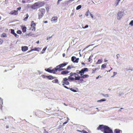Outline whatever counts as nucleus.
Masks as SVG:
<instances>
[{"instance_id":"1","label":"nucleus","mask_w":133,"mask_h":133,"mask_svg":"<svg viewBox=\"0 0 133 133\" xmlns=\"http://www.w3.org/2000/svg\"><path fill=\"white\" fill-rule=\"evenodd\" d=\"M88 68H84L81 70H76V73L71 72L70 74V75L68 77V79L67 78H63V80L62 82V84L64 86V88L68 89L69 88L67 87L64 85H68L69 84V83L68 81V79L70 80H80V81H83V79L87 78L89 77V75H88L84 74L85 72L88 71Z\"/></svg>"},{"instance_id":"2","label":"nucleus","mask_w":133,"mask_h":133,"mask_svg":"<svg viewBox=\"0 0 133 133\" xmlns=\"http://www.w3.org/2000/svg\"><path fill=\"white\" fill-rule=\"evenodd\" d=\"M98 130H101L104 133H113L112 130L108 127L103 125H100L97 128Z\"/></svg>"},{"instance_id":"3","label":"nucleus","mask_w":133,"mask_h":133,"mask_svg":"<svg viewBox=\"0 0 133 133\" xmlns=\"http://www.w3.org/2000/svg\"><path fill=\"white\" fill-rule=\"evenodd\" d=\"M45 4L43 2H36L31 6V8L33 9H36L43 6Z\"/></svg>"},{"instance_id":"4","label":"nucleus","mask_w":133,"mask_h":133,"mask_svg":"<svg viewBox=\"0 0 133 133\" xmlns=\"http://www.w3.org/2000/svg\"><path fill=\"white\" fill-rule=\"evenodd\" d=\"M45 12V9L41 8L39 9L38 10V19H40L44 16Z\"/></svg>"},{"instance_id":"5","label":"nucleus","mask_w":133,"mask_h":133,"mask_svg":"<svg viewBox=\"0 0 133 133\" xmlns=\"http://www.w3.org/2000/svg\"><path fill=\"white\" fill-rule=\"evenodd\" d=\"M21 9V7H19L16 10H13L11 11L9 14L11 15H16L18 14V11L20 10Z\"/></svg>"},{"instance_id":"6","label":"nucleus","mask_w":133,"mask_h":133,"mask_svg":"<svg viewBox=\"0 0 133 133\" xmlns=\"http://www.w3.org/2000/svg\"><path fill=\"white\" fill-rule=\"evenodd\" d=\"M36 24L33 21H31V29L33 31H35L36 30L35 26Z\"/></svg>"},{"instance_id":"7","label":"nucleus","mask_w":133,"mask_h":133,"mask_svg":"<svg viewBox=\"0 0 133 133\" xmlns=\"http://www.w3.org/2000/svg\"><path fill=\"white\" fill-rule=\"evenodd\" d=\"M79 58H76L75 56H72L71 57V61L77 63L78 62Z\"/></svg>"},{"instance_id":"8","label":"nucleus","mask_w":133,"mask_h":133,"mask_svg":"<svg viewBox=\"0 0 133 133\" xmlns=\"http://www.w3.org/2000/svg\"><path fill=\"white\" fill-rule=\"evenodd\" d=\"M67 64V63H62L60 64L57 65L56 66L57 68H62L65 66H66Z\"/></svg>"},{"instance_id":"9","label":"nucleus","mask_w":133,"mask_h":133,"mask_svg":"<svg viewBox=\"0 0 133 133\" xmlns=\"http://www.w3.org/2000/svg\"><path fill=\"white\" fill-rule=\"evenodd\" d=\"M58 68H57L56 67V68H54L53 69L51 70V71L50 73H53L55 74L56 72L58 71Z\"/></svg>"},{"instance_id":"10","label":"nucleus","mask_w":133,"mask_h":133,"mask_svg":"<svg viewBox=\"0 0 133 133\" xmlns=\"http://www.w3.org/2000/svg\"><path fill=\"white\" fill-rule=\"evenodd\" d=\"M28 47L26 46L22 47V50L23 52L26 51L28 50Z\"/></svg>"},{"instance_id":"11","label":"nucleus","mask_w":133,"mask_h":133,"mask_svg":"<svg viewBox=\"0 0 133 133\" xmlns=\"http://www.w3.org/2000/svg\"><path fill=\"white\" fill-rule=\"evenodd\" d=\"M117 15L118 19H120V18L122 17L123 15L122 12L121 11H119L118 12Z\"/></svg>"},{"instance_id":"12","label":"nucleus","mask_w":133,"mask_h":133,"mask_svg":"<svg viewBox=\"0 0 133 133\" xmlns=\"http://www.w3.org/2000/svg\"><path fill=\"white\" fill-rule=\"evenodd\" d=\"M40 49V48H34L31 49L30 50L28 51V52L29 53V52H30L33 51H39V49Z\"/></svg>"},{"instance_id":"13","label":"nucleus","mask_w":133,"mask_h":133,"mask_svg":"<svg viewBox=\"0 0 133 133\" xmlns=\"http://www.w3.org/2000/svg\"><path fill=\"white\" fill-rule=\"evenodd\" d=\"M57 19L58 17H54L52 18L51 19V21H53L55 22H56L57 21Z\"/></svg>"},{"instance_id":"14","label":"nucleus","mask_w":133,"mask_h":133,"mask_svg":"<svg viewBox=\"0 0 133 133\" xmlns=\"http://www.w3.org/2000/svg\"><path fill=\"white\" fill-rule=\"evenodd\" d=\"M46 77L50 80H52L55 78V77L51 75L46 76Z\"/></svg>"},{"instance_id":"15","label":"nucleus","mask_w":133,"mask_h":133,"mask_svg":"<svg viewBox=\"0 0 133 133\" xmlns=\"http://www.w3.org/2000/svg\"><path fill=\"white\" fill-rule=\"evenodd\" d=\"M0 100L1 101V102H0V108L1 110H2V105L3 104V100L1 98H0Z\"/></svg>"},{"instance_id":"16","label":"nucleus","mask_w":133,"mask_h":133,"mask_svg":"<svg viewBox=\"0 0 133 133\" xmlns=\"http://www.w3.org/2000/svg\"><path fill=\"white\" fill-rule=\"evenodd\" d=\"M107 64L105 63L102 65L101 66V69L102 70L106 68L107 66Z\"/></svg>"},{"instance_id":"17","label":"nucleus","mask_w":133,"mask_h":133,"mask_svg":"<svg viewBox=\"0 0 133 133\" xmlns=\"http://www.w3.org/2000/svg\"><path fill=\"white\" fill-rule=\"evenodd\" d=\"M69 71H62L61 72V74H66L68 73Z\"/></svg>"},{"instance_id":"18","label":"nucleus","mask_w":133,"mask_h":133,"mask_svg":"<svg viewBox=\"0 0 133 133\" xmlns=\"http://www.w3.org/2000/svg\"><path fill=\"white\" fill-rule=\"evenodd\" d=\"M103 61L102 59H99L98 60L97 62H96V64H99L101 63Z\"/></svg>"},{"instance_id":"19","label":"nucleus","mask_w":133,"mask_h":133,"mask_svg":"<svg viewBox=\"0 0 133 133\" xmlns=\"http://www.w3.org/2000/svg\"><path fill=\"white\" fill-rule=\"evenodd\" d=\"M121 1V0H116L115 3V5L116 6H117L119 2Z\"/></svg>"},{"instance_id":"20","label":"nucleus","mask_w":133,"mask_h":133,"mask_svg":"<svg viewBox=\"0 0 133 133\" xmlns=\"http://www.w3.org/2000/svg\"><path fill=\"white\" fill-rule=\"evenodd\" d=\"M22 31L24 32H25L26 31V27L24 26L22 28Z\"/></svg>"},{"instance_id":"21","label":"nucleus","mask_w":133,"mask_h":133,"mask_svg":"<svg viewBox=\"0 0 133 133\" xmlns=\"http://www.w3.org/2000/svg\"><path fill=\"white\" fill-rule=\"evenodd\" d=\"M52 68V67H50L48 68L47 69H45V70L49 72L50 73L51 71V69Z\"/></svg>"},{"instance_id":"22","label":"nucleus","mask_w":133,"mask_h":133,"mask_svg":"<svg viewBox=\"0 0 133 133\" xmlns=\"http://www.w3.org/2000/svg\"><path fill=\"white\" fill-rule=\"evenodd\" d=\"M52 82L53 83H58V80L57 79H55L52 81Z\"/></svg>"},{"instance_id":"23","label":"nucleus","mask_w":133,"mask_h":133,"mask_svg":"<svg viewBox=\"0 0 133 133\" xmlns=\"http://www.w3.org/2000/svg\"><path fill=\"white\" fill-rule=\"evenodd\" d=\"M120 130L116 129L115 130L114 132L115 133H120Z\"/></svg>"},{"instance_id":"24","label":"nucleus","mask_w":133,"mask_h":133,"mask_svg":"<svg viewBox=\"0 0 133 133\" xmlns=\"http://www.w3.org/2000/svg\"><path fill=\"white\" fill-rule=\"evenodd\" d=\"M1 36L3 37H7L6 34L5 33H3L1 35Z\"/></svg>"},{"instance_id":"25","label":"nucleus","mask_w":133,"mask_h":133,"mask_svg":"<svg viewBox=\"0 0 133 133\" xmlns=\"http://www.w3.org/2000/svg\"><path fill=\"white\" fill-rule=\"evenodd\" d=\"M26 17H25L24 19V20L25 21H26L27 20V19L28 18L29 16L28 14H26Z\"/></svg>"},{"instance_id":"26","label":"nucleus","mask_w":133,"mask_h":133,"mask_svg":"<svg viewBox=\"0 0 133 133\" xmlns=\"http://www.w3.org/2000/svg\"><path fill=\"white\" fill-rule=\"evenodd\" d=\"M106 100V99H102L101 100H98L97 101V102H101L103 101H104Z\"/></svg>"},{"instance_id":"27","label":"nucleus","mask_w":133,"mask_h":133,"mask_svg":"<svg viewBox=\"0 0 133 133\" xmlns=\"http://www.w3.org/2000/svg\"><path fill=\"white\" fill-rule=\"evenodd\" d=\"M98 69L97 68H93L92 69V73H94L95 72V71Z\"/></svg>"},{"instance_id":"28","label":"nucleus","mask_w":133,"mask_h":133,"mask_svg":"<svg viewBox=\"0 0 133 133\" xmlns=\"http://www.w3.org/2000/svg\"><path fill=\"white\" fill-rule=\"evenodd\" d=\"M81 8V5L78 6L76 8V10H78Z\"/></svg>"},{"instance_id":"29","label":"nucleus","mask_w":133,"mask_h":133,"mask_svg":"<svg viewBox=\"0 0 133 133\" xmlns=\"http://www.w3.org/2000/svg\"><path fill=\"white\" fill-rule=\"evenodd\" d=\"M11 33L13 34V35L15 33V31L14 29H11Z\"/></svg>"},{"instance_id":"30","label":"nucleus","mask_w":133,"mask_h":133,"mask_svg":"<svg viewBox=\"0 0 133 133\" xmlns=\"http://www.w3.org/2000/svg\"><path fill=\"white\" fill-rule=\"evenodd\" d=\"M102 95L104 97H108L109 96V95L108 94H102Z\"/></svg>"},{"instance_id":"31","label":"nucleus","mask_w":133,"mask_h":133,"mask_svg":"<svg viewBox=\"0 0 133 133\" xmlns=\"http://www.w3.org/2000/svg\"><path fill=\"white\" fill-rule=\"evenodd\" d=\"M22 32L21 30H19L17 31V33L18 34H20L22 33Z\"/></svg>"},{"instance_id":"32","label":"nucleus","mask_w":133,"mask_h":133,"mask_svg":"<svg viewBox=\"0 0 133 133\" xmlns=\"http://www.w3.org/2000/svg\"><path fill=\"white\" fill-rule=\"evenodd\" d=\"M89 10H88L87 11L85 14V15L86 16H87L89 15Z\"/></svg>"},{"instance_id":"33","label":"nucleus","mask_w":133,"mask_h":133,"mask_svg":"<svg viewBox=\"0 0 133 133\" xmlns=\"http://www.w3.org/2000/svg\"><path fill=\"white\" fill-rule=\"evenodd\" d=\"M47 48V47H46L45 48H44L42 50V53H43L45 51V50H46V49Z\"/></svg>"},{"instance_id":"34","label":"nucleus","mask_w":133,"mask_h":133,"mask_svg":"<svg viewBox=\"0 0 133 133\" xmlns=\"http://www.w3.org/2000/svg\"><path fill=\"white\" fill-rule=\"evenodd\" d=\"M70 90L74 92H77V91H76V90L74 89L73 88H71L70 89Z\"/></svg>"},{"instance_id":"35","label":"nucleus","mask_w":133,"mask_h":133,"mask_svg":"<svg viewBox=\"0 0 133 133\" xmlns=\"http://www.w3.org/2000/svg\"><path fill=\"white\" fill-rule=\"evenodd\" d=\"M129 24L131 26H133V20H132L129 23Z\"/></svg>"},{"instance_id":"36","label":"nucleus","mask_w":133,"mask_h":133,"mask_svg":"<svg viewBox=\"0 0 133 133\" xmlns=\"http://www.w3.org/2000/svg\"><path fill=\"white\" fill-rule=\"evenodd\" d=\"M3 40L1 39H0V44H2L3 43Z\"/></svg>"},{"instance_id":"37","label":"nucleus","mask_w":133,"mask_h":133,"mask_svg":"<svg viewBox=\"0 0 133 133\" xmlns=\"http://www.w3.org/2000/svg\"><path fill=\"white\" fill-rule=\"evenodd\" d=\"M64 69H65L58 68V71H60L61 70H63Z\"/></svg>"},{"instance_id":"38","label":"nucleus","mask_w":133,"mask_h":133,"mask_svg":"<svg viewBox=\"0 0 133 133\" xmlns=\"http://www.w3.org/2000/svg\"><path fill=\"white\" fill-rule=\"evenodd\" d=\"M94 45V44H91V45H88L87 46L86 48H85L84 49H84H87V48H88V47H89V46H92V45Z\"/></svg>"},{"instance_id":"39","label":"nucleus","mask_w":133,"mask_h":133,"mask_svg":"<svg viewBox=\"0 0 133 133\" xmlns=\"http://www.w3.org/2000/svg\"><path fill=\"white\" fill-rule=\"evenodd\" d=\"M71 66L70 65H69L68 66L67 68H66V69L67 70H69V69H70L71 68Z\"/></svg>"},{"instance_id":"40","label":"nucleus","mask_w":133,"mask_h":133,"mask_svg":"<svg viewBox=\"0 0 133 133\" xmlns=\"http://www.w3.org/2000/svg\"><path fill=\"white\" fill-rule=\"evenodd\" d=\"M13 35L16 37H18V35L17 34H16L15 33Z\"/></svg>"},{"instance_id":"41","label":"nucleus","mask_w":133,"mask_h":133,"mask_svg":"<svg viewBox=\"0 0 133 133\" xmlns=\"http://www.w3.org/2000/svg\"><path fill=\"white\" fill-rule=\"evenodd\" d=\"M47 12H48L49 10V9L48 7L46 8Z\"/></svg>"},{"instance_id":"42","label":"nucleus","mask_w":133,"mask_h":133,"mask_svg":"<svg viewBox=\"0 0 133 133\" xmlns=\"http://www.w3.org/2000/svg\"><path fill=\"white\" fill-rule=\"evenodd\" d=\"M88 25H86L84 27H83V28L84 29H85L88 28Z\"/></svg>"},{"instance_id":"43","label":"nucleus","mask_w":133,"mask_h":133,"mask_svg":"<svg viewBox=\"0 0 133 133\" xmlns=\"http://www.w3.org/2000/svg\"><path fill=\"white\" fill-rule=\"evenodd\" d=\"M82 131V132H83V133H88L87 132L84 130H83Z\"/></svg>"},{"instance_id":"44","label":"nucleus","mask_w":133,"mask_h":133,"mask_svg":"<svg viewBox=\"0 0 133 133\" xmlns=\"http://www.w3.org/2000/svg\"><path fill=\"white\" fill-rule=\"evenodd\" d=\"M102 77L101 76H100L99 75V76H98V77H96V79H98V78L99 77Z\"/></svg>"},{"instance_id":"45","label":"nucleus","mask_w":133,"mask_h":133,"mask_svg":"<svg viewBox=\"0 0 133 133\" xmlns=\"http://www.w3.org/2000/svg\"><path fill=\"white\" fill-rule=\"evenodd\" d=\"M77 131L79 132H82V131H83L82 130V131H81V130H77Z\"/></svg>"},{"instance_id":"46","label":"nucleus","mask_w":133,"mask_h":133,"mask_svg":"<svg viewBox=\"0 0 133 133\" xmlns=\"http://www.w3.org/2000/svg\"><path fill=\"white\" fill-rule=\"evenodd\" d=\"M90 15L91 17L92 18H93L94 17H93V16L92 15V14H90Z\"/></svg>"},{"instance_id":"47","label":"nucleus","mask_w":133,"mask_h":133,"mask_svg":"<svg viewBox=\"0 0 133 133\" xmlns=\"http://www.w3.org/2000/svg\"><path fill=\"white\" fill-rule=\"evenodd\" d=\"M51 110V108H49V109H46L45 110Z\"/></svg>"},{"instance_id":"48","label":"nucleus","mask_w":133,"mask_h":133,"mask_svg":"<svg viewBox=\"0 0 133 133\" xmlns=\"http://www.w3.org/2000/svg\"><path fill=\"white\" fill-rule=\"evenodd\" d=\"M65 56V54L64 53L63 54V57H64Z\"/></svg>"},{"instance_id":"49","label":"nucleus","mask_w":133,"mask_h":133,"mask_svg":"<svg viewBox=\"0 0 133 133\" xmlns=\"http://www.w3.org/2000/svg\"><path fill=\"white\" fill-rule=\"evenodd\" d=\"M91 59H90V57L89 58V62H90Z\"/></svg>"},{"instance_id":"50","label":"nucleus","mask_w":133,"mask_h":133,"mask_svg":"<svg viewBox=\"0 0 133 133\" xmlns=\"http://www.w3.org/2000/svg\"><path fill=\"white\" fill-rule=\"evenodd\" d=\"M36 43L37 44H38L39 43V41H37L36 42Z\"/></svg>"},{"instance_id":"51","label":"nucleus","mask_w":133,"mask_h":133,"mask_svg":"<svg viewBox=\"0 0 133 133\" xmlns=\"http://www.w3.org/2000/svg\"><path fill=\"white\" fill-rule=\"evenodd\" d=\"M68 122L66 121L63 123V124H65L67 123Z\"/></svg>"},{"instance_id":"52","label":"nucleus","mask_w":133,"mask_h":133,"mask_svg":"<svg viewBox=\"0 0 133 133\" xmlns=\"http://www.w3.org/2000/svg\"><path fill=\"white\" fill-rule=\"evenodd\" d=\"M48 23V21H45L44 22V23Z\"/></svg>"},{"instance_id":"53","label":"nucleus","mask_w":133,"mask_h":133,"mask_svg":"<svg viewBox=\"0 0 133 133\" xmlns=\"http://www.w3.org/2000/svg\"><path fill=\"white\" fill-rule=\"evenodd\" d=\"M42 77L43 78H45V76L43 75V76H42Z\"/></svg>"},{"instance_id":"54","label":"nucleus","mask_w":133,"mask_h":133,"mask_svg":"<svg viewBox=\"0 0 133 133\" xmlns=\"http://www.w3.org/2000/svg\"><path fill=\"white\" fill-rule=\"evenodd\" d=\"M74 0H69L68 1V2H70V1H73Z\"/></svg>"},{"instance_id":"55","label":"nucleus","mask_w":133,"mask_h":133,"mask_svg":"<svg viewBox=\"0 0 133 133\" xmlns=\"http://www.w3.org/2000/svg\"><path fill=\"white\" fill-rule=\"evenodd\" d=\"M6 128H9V126L8 125H6Z\"/></svg>"},{"instance_id":"56","label":"nucleus","mask_w":133,"mask_h":133,"mask_svg":"<svg viewBox=\"0 0 133 133\" xmlns=\"http://www.w3.org/2000/svg\"><path fill=\"white\" fill-rule=\"evenodd\" d=\"M114 74L116 75L117 74V72H114Z\"/></svg>"},{"instance_id":"57","label":"nucleus","mask_w":133,"mask_h":133,"mask_svg":"<svg viewBox=\"0 0 133 133\" xmlns=\"http://www.w3.org/2000/svg\"><path fill=\"white\" fill-rule=\"evenodd\" d=\"M22 2H23V3H25V1H22Z\"/></svg>"},{"instance_id":"58","label":"nucleus","mask_w":133,"mask_h":133,"mask_svg":"<svg viewBox=\"0 0 133 133\" xmlns=\"http://www.w3.org/2000/svg\"><path fill=\"white\" fill-rule=\"evenodd\" d=\"M112 69V68H111V69L110 70H109V72H110V71Z\"/></svg>"},{"instance_id":"59","label":"nucleus","mask_w":133,"mask_h":133,"mask_svg":"<svg viewBox=\"0 0 133 133\" xmlns=\"http://www.w3.org/2000/svg\"><path fill=\"white\" fill-rule=\"evenodd\" d=\"M82 64H83V65H85V63H82Z\"/></svg>"},{"instance_id":"60","label":"nucleus","mask_w":133,"mask_h":133,"mask_svg":"<svg viewBox=\"0 0 133 133\" xmlns=\"http://www.w3.org/2000/svg\"><path fill=\"white\" fill-rule=\"evenodd\" d=\"M121 111V109H120V110H119V111Z\"/></svg>"},{"instance_id":"61","label":"nucleus","mask_w":133,"mask_h":133,"mask_svg":"<svg viewBox=\"0 0 133 133\" xmlns=\"http://www.w3.org/2000/svg\"><path fill=\"white\" fill-rule=\"evenodd\" d=\"M107 60H105V62H107Z\"/></svg>"},{"instance_id":"62","label":"nucleus","mask_w":133,"mask_h":133,"mask_svg":"<svg viewBox=\"0 0 133 133\" xmlns=\"http://www.w3.org/2000/svg\"><path fill=\"white\" fill-rule=\"evenodd\" d=\"M123 109V108H121V109Z\"/></svg>"},{"instance_id":"63","label":"nucleus","mask_w":133,"mask_h":133,"mask_svg":"<svg viewBox=\"0 0 133 133\" xmlns=\"http://www.w3.org/2000/svg\"><path fill=\"white\" fill-rule=\"evenodd\" d=\"M117 55V57L118 58V56H117V55Z\"/></svg>"},{"instance_id":"64","label":"nucleus","mask_w":133,"mask_h":133,"mask_svg":"<svg viewBox=\"0 0 133 133\" xmlns=\"http://www.w3.org/2000/svg\"><path fill=\"white\" fill-rule=\"evenodd\" d=\"M47 133H48V132H47Z\"/></svg>"}]
</instances>
